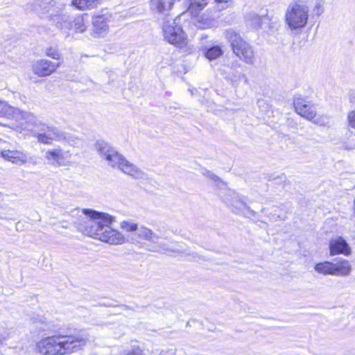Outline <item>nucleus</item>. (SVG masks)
Returning a JSON list of instances; mask_svg holds the SVG:
<instances>
[{
    "instance_id": "e433bc0d",
    "label": "nucleus",
    "mask_w": 355,
    "mask_h": 355,
    "mask_svg": "<svg viewBox=\"0 0 355 355\" xmlns=\"http://www.w3.org/2000/svg\"><path fill=\"white\" fill-rule=\"evenodd\" d=\"M102 306H110L111 304H102Z\"/></svg>"
},
{
    "instance_id": "7ed1b4c3",
    "label": "nucleus",
    "mask_w": 355,
    "mask_h": 355,
    "mask_svg": "<svg viewBox=\"0 0 355 355\" xmlns=\"http://www.w3.org/2000/svg\"><path fill=\"white\" fill-rule=\"evenodd\" d=\"M94 149L101 157L106 160L107 165L110 166L117 168L123 173L135 179L145 178V173L140 168L127 160L124 156L105 141L103 139L96 141L94 144Z\"/></svg>"
},
{
    "instance_id": "f3484780",
    "label": "nucleus",
    "mask_w": 355,
    "mask_h": 355,
    "mask_svg": "<svg viewBox=\"0 0 355 355\" xmlns=\"http://www.w3.org/2000/svg\"><path fill=\"white\" fill-rule=\"evenodd\" d=\"M1 155L4 159L18 165L24 164L28 162L27 155L17 150H3L1 152Z\"/></svg>"
},
{
    "instance_id": "dca6fc26",
    "label": "nucleus",
    "mask_w": 355,
    "mask_h": 355,
    "mask_svg": "<svg viewBox=\"0 0 355 355\" xmlns=\"http://www.w3.org/2000/svg\"><path fill=\"white\" fill-rule=\"evenodd\" d=\"M110 16L107 14L94 15L93 17V35L96 37H105L109 30L108 21Z\"/></svg>"
},
{
    "instance_id": "72a5a7b5",
    "label": "nucleus",
    "mask_w": 355,
    "mask_h": 355,
    "mask_svg": "<svg viewBox=\"0 0 355 355\" xmlns=\"http://www.w3.org/2000/svg\"><path fill=\"white\" fill-rule=\"evenodd\" d=\"M102 0H90V9L96 7L98 4L101 3Z\"/></svg>"
},
{
    "instance_id": "473e14b6",
    "label": "nucleus",
    "mask_w": 355,
    "mask_h": 355,
    "mask_svg": "<svg viewBox=\"0 0 355 355\" xmlns=\"http://www.w3.org/2000/svg\"><path fill=\"white\" fill-rule=\"evenodd\" d=\"M215 2L218 4H224V6H222L223 8L227 7V3H230L232 0H214Z\"/></svg>"
},
{
    "instance_id": "bb28decb",
    "label": "nucleus",
    "mask_w": 355,
    "mask_h": 355,
    "mask_svg": "<svg viewBox=\"0 0 355 355\" xmlns=\"http://www.w3.org/2000/svg\"><path fill=\"white\" fill-rule=\"evenodd\" d=\"M44 53L47 57L54 60H60L61 53L58 48L53 46L46 47L44 50Z\"/></svg>"
},
{
    "instance_id": "0eeeda50",
    "label": "nucleus",
    "mask_w": 355,
    "mask_h": 355,
    "mask_svg": "<svg viewBox=\"0 0 355 355\" xmlns=\"http://www.w3.org/2000/svg\"><path fill=\"white\" fill-rule=\"evenodd\" d=\"M309 7L297 1H292L285 13L286 23L291 31L304 28L309 19Z\"/></svg>"
},
{
    "instance_id": "f8f14e48",
    "label": "nucleus",
    "mask_w": 355,
    "mask_h": 355,
    "mask_svg": "<svg viewBox=\"0 0 355 355\" xmlns=\"http://www.w3.org/2000/svg\"><path fill=\"white\" fill-rule=\"evenodd\" d=\"M37 124H31L29 127V130L25 132H23L24 134L28 133L29 131H31L33 127L35 126H42V132H37L35 133V136L37 138L38 141L45 144H50L55 140H60L63 135L62 134L59 132L56 128L51 126L46 125L45 124L41 123L38 119H37Z\"/></svg>"
},
{
    "instance_id": "2eb2a0df",
    "label": "nucleus",
    "mask_w": 355,
    "mask_h": 355,
    "mask_svg": "<svg viewBox=\"0 0 355 355\" xmlns=\"http://www.w3.org/2000/svg\"><path fill=\"white\" fill-rule=\"evenodd\" d=\"M70 155L68 151L61 148H53L46 150L45 158L53 166H64L69 162Z\"/></svg>"
},
{
    "instance_id": "a878e982",
    "label": "nucleus",
    "mask_w": 355,
    "mask_h": 355,
    "mask_svg": "<svg viewBox=\"0 0 355 355\" xmlns=\"http://www.w3.org/2000/svg\"><path fill=\"white\" fill-rule=\"evenodd\" d=\"M234 67H237L239 69H241V71H236L235 72L232 73V81L237 82V81L243 79L244 80L245 83H248V78L243 73V67L240 64H236L234 65Z\"/></svg>"
},
{
    "instance_id": "7c9ffc66",
    "label": "nucleus",
    "mask_w": 355,
    "mask_h": 355,
    "mask_svg": "<svg viewBox=\"0 0 355 355\" xmlns=\"http://www.w3.org/2000/svg\"><path fill=\"white\" fill-rule=\"evenodd\" d=\"M159 355H187L183 350L178 349H168L166 351H162Z\"/></svg>"
},
{
    "instance_id": "20e7f679",
    "label": "nucleus",
    "mask_w": 355,
    "mask_h": 355,
    "mask_svg": "<svg viewBox=\"0 0 355 355\" xmlns=\"http://www.w3.org/2000/svg\"><path fill=\"white\" fill-rule=\"evenodd\" d=\"M0 117L13 120L9 127L19 133L28 131L31 124H37V122L33 113L21 110L2 100H0Z\"/></svg>"
},
{
    "instance_id": "ddd939ff",
    "label": "nucleus",
    "mask_w": 355,
    "mask_h": 355,
    "mask_svg": "<svg viewBox=\"0 0 355 355\" xmlns=\"http://www.w3.org/2000/svg\"><path fill=\"white\" fill-rule=\"evenodd\" d=\"M228 195L231 198L227 197L224 201L229 207H232L234 212L236 214H244V211L246 210L250 215L255 216V211L250 209L243 198L231 191H229Z\"/></svg>"
},
{
    "instance_id": "b1692460",
    "label": "nucleus",
    "mask_w": 355,
    "mask_h": 355,
    "mask_svg": "<svg viewBox=\"0 0 355 355\" xmlns=\"http://www.w3.org/2000/svg\"><path fill=\"white\" fill-rule=\"evenodd\" d=\"M246 22L253 28L262 27L263 18L254 12H250L245 15Z\"/></svg>"
},
{
    "instance_id": "f03ea898",
    "label": "nucleus",
    "mask_w": 355,
    "mask_h": 355,
    "mask_svg": "<svg viewBox=\"0 0 355 355\" xmlns=\"http://www.w3.org/2000/svg\"><path fill=\"white\" fill-rule=\"evenodd\" d=\"M114 217L104 212L90 209V237L112 245L124 243V236L110 225Z\"/></svg>"
},
{
    "instance_id": "6ab92c4d",
    "label": "nucleus",
    "mask_w": 355,
    "mask_h": 355,
    "mask_svg": "<svg viewBox=\"0 0 355 355\" xmlns=\"http://www.w3.org/2000/svg\"><path fill=\"white\" fill-rule=\"evenodd\" d=\"M173 3L174 0H150L148 6L154 14H165L172 9Z\"/></svg>"
},
{
    "instance_id": "c85d7f7f",
    "label": "nucleus",
    "mask_w": 355,
    "mask_h": 355,
    "mask_svg": "<svg viewBox=\"0 0 355 355\" xmlns=\"http://www.w3.org/2000/svg\"><path fill=\"white\" fill-rule=\"evenodd\" d=\"M72 4L79 10H86L89 6V0H73Z\"/></svg>"
},
{
    "instance_id": "393cba45",
    "label": "nucleus",
    "mask_w": 355,
    "mask_h": 355,
    "mask_svg": "<svg viewBox=\"0 0 355 355\" xmlns=\"http://www.w3.org/2000/svg\"><path fill=\"white\" fill-rule=\"evenodd\" d=\"M138 227L137 223H135L132 220H123L120 223V227L123 230L130 233V236H132L133 233L136 232Z\"/></svg>"
},
{
    "instance_id": "2f4dec72",
    "label": "nucleus",
    "mask_w": 355,
    "mask_h": 355,
    "mask_svg": "<svg viewBox=\"0 0 355 355\" xmlns=\"http://www.w3.org/2000/svg\"><path fill=\"white\" fill-rule=\"evenodd\" d=\"M315 15L320 16L323 12V8L320 2H318L314 8Z\"/></svg>"
},
{
    "instance_id": "5701e85b",
    "label": "nucleus",
    "mask_w": 355,
    "mask_h": 355,
    "mask_svg": "<svg viewBox=\"0 0 355 355\" xmlns=\"http://www.w3.org/2000/svg\"><path fill=\"white\" fill-rule=\"evenodd\" d=\"M202 51L205 56L209 60H215L219 58L223 53L221 47L219 46L204 47L202 49Z\"/></svg>"
},
{
    "instance_id": "cd10ccee",
    "label": "nucleus",
    "mask_w": 355,
    "mask_h": 355,
    "mask_svg": "<svg viewBox=\"0 0 355 355\" xmlns=\"http://www.w3.org/2000/svg\"><path fill=\"white\" fill-rule=\"evenodd\" d=\"M87 28V26L84 24V21L82 16L78 17L75 20L74 29L76 32L83 33Z\"/></svg>"
},
{
    "instance_id": "423d86ee",
    "label": "nucleus",
    "mask_w": 355,
    "mask_h": 355,
    "mask_svg": "<svg viewBox=\"0 0 355 355\" xmlns=\"http://www.w3.org/2000/svg\"><path fill=\"white\" fill-rule=\"evenodd\" d=\"M225 37L236 57L246 64L254 63V52L252 46L244 40L239 33L233 29H228L225 32Z\"/></svg>"
},
{
    "instance_id": "9b49d317",
    "label": "nucleus",
    "mask_w": 355,
    "mask_h": 355,
    "mask_svg": "<svg viewBox=\"0 0 355 355\" xmlns=\"http://www.w3.org/2000/svg\"><path fill=\"white\" fill-rule=\"evenodd\" d=\"M60 66L59 63L41 58L32 61L31 64V71L37 77L44 78L54 73Z\"/></svg>"
},
{
    "instance_id": "a211bd4d",
    "label": "nucleus",
    "mask_w": 355,
    "mask_h": 355,
    "mask_svg": "<svg viewBox=\"0 0 355 355\" xmlns=\"http://www.w3.org/2000/svg\"><path fill=\"white\" fill-rule=\"evenodd\" d=\"M329 250L331 255L339 254L348 255L351 252L350 248L347 241L340 236L330 241Z\"/></svg>"
},
{
    "instance_id": "9d476101",
    "label": "nucleus",
    "mask_w": 355,
    "mask_h": 355,
    "mask_svg": "<svg viewBox=\"0 0 355 355\" xmlns=\"http://www.w3.org/2000/svg\"><path fill=\"white\" fill-rule=\"evenodd\" d=\"M315 270L324 275L345 276L351 271V266L348 261L342 259L336 263L324 261L315 265Z\"/></svg>"
},
{
    "instance_id": "f257e3e1",
    "label": "nucleus",
    "mask_w": 355,
    "mask_h": 355,
    "mask_svg": "<svg viewBox=\"0 0 355 355\" xmlns=\"http://www.w3.org/2000/svg\"><path fill=\"white\" fill-rule=\"evenodd\" d=\"M87 345L86 338L80 335H55L40 339L35 352L39 355H68Z\"/></svg>"
},
{
    "instance_id": "c756f323",
    "label": "nucleus",
    "mask_w": 355,
    "mask_h": 355,
    "mask_svg": "<svg viewBox=\"0 0 355 355\" xmlns=\"http://www.w3.org/2000/svg\"><path fill=\"white\" fill-rule=\"evenodd\" d=\"M124 355H143V352L140 347L133 346L131 349L125 350Z\"/></svg>"
},
{
    "instance_id": "39448f33",
    "label": "nucleus",
    "mask_w": 355,
    "mask_h": 355,
    "mask_svg": "<svg viewBox=\"0 0 355 355\" xmlns=\"http://www.w3.org/2000/svg\"><path fill=\"white\" fill-rule=\"evenodd\" d=\"M159 238L150 229L141 225L137 227L133 235L130 236V241L132 243L139 246L146 245V249L154 252L162 253L167 251H176L170 248L166 243L159 241Z\"/></svg>"
},
{
    "instance_id": "f704fd0d",
    "label": "nucleus",
    "mask_w": 355,
    "mask_h": 355,
    "mask_svg": "<svg viewBox=\"0 0 355 355\" xmlns=\"http://www.w3.org/2000/svg\"><path fill=\"white\" fill-rule=\"evenodd\" d=\"M208 176L214 181L219 180V178L211 172H208Z\"/></svg>"
},
{
    "instance_id": "c9c22d12",
    "label": "nucleus",
    "mask_w": 355,
    "mask_h": 355,
    "mask_svg": "<svg viewBox=\"0 0 355 355\" xmlns=\"http://www.w3.org/2000/svg\"><path fill=\"white\" fill-rule=\"evenodd\" d=\"M120 307H121L124 310H128V309H130L129 306H127V305H125V304H121L120 305Z\"/></svg>"
},
{
    "instance_id": "412c9836",
    "label": "nucleus",
    "mask_w": 355,
    "mask_h": 355,
    "mask_svg": "<svg viewBox=\"0 0 355 355\" xmlns=\"http://www.w3.org/2000/svg\"><path fill=\"white\" fill-rule=\"evenodd\" d=\"M82 214L80 215V218L76 222V227L77 230L85 236H88L89 231L87 225L89 221V209H85L82 210Z\"/></svg>"
},
{
    "instance_id": "4468645a",
    "label": "nucleus",
    "mask_w": 355,
    "mask_h": 355,
    "mask_svg": "<svg viewBox=\"0 0 355 355\" xmlns=\"http://www.w3.org/2000/svg\"><path fill=\"white\" fill-rule=\"evenodd\" d=\"M293 105L297 114L306 119L311 121L316 116L315 108L306 98L295 97Z\"/></svg>"
},
{
    "instance_id": "6e6552de",
    "label": "nucleus",
    "mask_w": 355,
    "mask_h": 355,
    "mask_svg": "<svg viewBox=\"0 0 355 355\" xmlns=\"http://www.w3.org/2000/svg\"><path fill=\"white\" fill-rule=\"evenodd\" d=\"M64 8L60 0H35L26 5V10L33 12L43 19H49L51 21Z\"/></svg>"
},
{
    "instance_id": "1a4fd4ad",
    "label": "nucleus",
    "mask_w": 355,
    "mask_h": 355,
    "mask_svg": "<svg viewBox=\"0 0 355 355\" xmlns=\"http://www.w3.org/2000/svg\"><path fill=\"white\" fill-rule=\"evenodd\" d=\"M162 33L166 41L178 48H183L187 44V34L176 19L164 20L162 25Z\"/></svg>"
},
{
    "instance_id": "aec40b11",
    "label": "nucleus",
    "mask_w": 355,
    "mask_h": 355,
    "mask_svg": "<svg viewBox=\"0 0 355 355\" xmlns=\"http://www.w3.org/2000/svg\"><path fill=\"white\" fill-rule=\"evenodd\" d=\"M51 22L66 36L69 35V31L72 28V24L69 15L59 12L57 16L54 17Z\"/></svg>"
},
{
    "instance_id": "4be33fe9",
    "label": "nucleus",
    "mask_w": 355,
    "mask_h": 355,
    "mask_svg": "<svg viewBox=\"0 0 355 355\" xmlns=\"http://www.w3.org/2000/svg\"><path fill=\"white\" fill-rule=\"evenodd\" d=\"M185 2L188 3V11L198 15L208 4L209 0H185Z\"/></svg>"
}]
</instances>
